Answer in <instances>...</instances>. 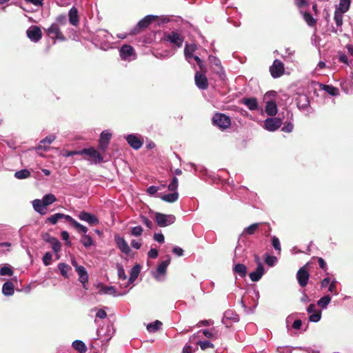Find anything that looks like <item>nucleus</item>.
Returning <instances> with one entry per match:
<instances>
[{
    "mask_svg": "<svg viewBox=\"0 0 353 353\" xmlns=\"http://www.w3.org/2000/svg\"><path fill=\"white\" fill-rule=\"evenodd\" d=\"M119 52L122 59L128 60L130 57L134 54V50L132 46L125 44L121 48Z\"/></svg>",
    "mask_w": 353,
    "mask_h": 353,
    "instance_id": "nucleus-17",
    "label": "nucleus"
},
{
    "mask_svg": "<svg viewBox=\"0 0 353 353\" xmlns=\"http://www.w3.org/2000/svg\"><path fill=\"white\" fill-rule=\"evenodd\" d=\"M79 154L88 156L86 159L92 161L94 163H101L103 161L102 155L94 148H84L80 150Z\"/></svg>",
    "mask_w": 353,
    "mask_h": 353,
    "instance_id": "nucleus-4",
    "label": "nucleus"
},
{
    "mask_svg": "<svg viewBox=\"0 0 353 353\" xmlns=\"http://www.w3.org/2000/svg\"><path fill=\"white\" fill-rule=\"evenodd\" d=\"M161 190L160 187L151 185L147 189V192L150 195H154L158 190Z\"/></svg>",
    "mask_w": 353,
    "mask_h": 353,
    "instance_id": "nucleus-60",
    "label": "nucleus"
},
{
    "mask_svg": "<svg viewBox=\"0 0 353 353\" xmlns=\"http://www.w3.org/2000/svg\"><path fill=\"white\" fill-rule=\"evenodd\" d=\"M202 350H205L207 348H214V344L208 341H199L196 343Z\"/></svg>",
    "mask_w": 353,
    "mask_h": 353,
    "instance_id": "nucleus-47",
    "label": "nucleus"
},
{
    "mask_svg": "<svg viewBox=\"0 0 353 353\" xmlns=\"http://www.w3.org/2000/svg\"><path fill=\"white\" fill-rule=\"evenodd\" d=\"M72 347L79 353H85L87 351L85 344L79 340H76L72 343Z\"/></svg>",
    "mask_w": 353,
    "mask_h": 353,
    "instance_id": "nucleus-31",
    "label": "nucleus"
},
{
    "mask_svg": "<svg viewBox=\"0 0 353 353\" xmlns=\"http://www.w3.org/2000/svg\"><path fill=\"white\" fill-rule=\"evenodd\" d=\"M164 39L174 44L177 48H181L184 41L183 36L176 31H172L170 33L165 34Z\"/></svg>",
    "mask_w": 353,
    "mask_h": 353,
    "instance_id": "nucleus-6",
    "label": "nucleus"
},
{
    "mask_svg": "<svg viewBox=\"0 0 353 353\" xmlns=\"http://www.w3.org/2000/svg\"><path fill=\"white\" fill-rule=\"evenodd\" d=\"M81 242L83 244V245L86 248L91 246L93 244V240L92 237L87 234H83L81 239Z\"/></svg>",
    "mask_w": 353,
    "mask_h": 353,
    "instance_id": "nucleus-46",
    "label": "nucleus"
},
{
    "mask_svg": "<svg viewBox=\"0 0 353 353\" xmlns=\"http://www.w3.org/2000/svg\"><path fill=\"white\" fill-rule=\"evenodd\" d=\"M115 241L117 245L118 248L124 254H129L131 250L125 241V240L122 237L116 236Z\"/></svg>",
    "mask_w": 353,
    "mask_h": 353,
    "instance_id": "nucleus-18",
    "label": "nucleus"
},
{
    "mask_svg": "<svg viewBox=\"0 0 353 353\" xmlns=\"http://www.w3.org/2000/svg\"><path fill=\"white\" fill-rule=\"evenodd\" d=\"M141 221L149 229H151L153 226L152 222L148 219L146 216H141Z\"/></svg>",
    "mask_w": 353,
    "mask_h": 353,
    "instance_id": "nucleus-64",
    "label": "nucleus"
},
{
    "mask_svg": "<svg viewBox=\"0 0 353 353\" xmlns=\"http://www.w3.org/2000/svg\"><path fill=\"white\" fill-rule=\"evenodd\" d=\"M159 17L155 15H147L143 19L140 20L137 26L134 28L130 32L132 35L139 34L141 31L146 29L153 22L158 20Z\"/></svg>",
    "mask_w": 353,
    "mask_h": 353,
    "instance_id": "nucleus-1",
    "label": "nucleus"
},
{
    "mask_svg": "<svg viewBox=\"0 0 353 353\" xmlns=\"http://www.w3.org/2000/svg\"><path fill=\"white\" fill-rule=\"evenodd\" d=\"M212 122L214 125L219 127L222 130L228 129L231 125L230 117L223 113H215Z\"/></svg>",
    "mask_w": 353,
    "mask_h": 353,
    "instance_id": "nucleus-2",
    "label": "nucleus"
},
{
    "mask_svg": "<svg viewBox=\"0 0 353 353\" xmlns=\"http://www.w3.org/2000/svg\"><path fill=\"white\" fill-rule=\"evenodd\" d=\"M350 3L351 0H340L339 6L337 8L342 12H346L350 8Z\"/></svg>",
    "mask_w": 353,
    "mask_h": 353,
    "instance_id": "nucleus-43",
    "label": "nucleus"
},
{
    "mask_svg": "<svg viewBox=\"0 0 353 353\" xmlns=\"http://www.w3.org/2000/svg\"><path fill=\"white\" fill-rule=\"evenodd\" d=\"M272 245L274 247V248L279 252V253L281 252V248L280 245V241L278 237L276 236H274L272 237Z\"/></svg>",
    "mask_w": 353,
    "mask_h": 353,
    "instance_id": "nucleus-49",
    "label": "nucleus"
},
{
    "mask_svg": "<svg viewBox=\"0 0 353 353\" xmlns=\"http://www.w3.org/2000/svg\"><path fill=\"white\" fill-rule=\"evenodd\" d=\"M161 199L168 203H174L179 199V193L177 192H173L170 194L162 195Z\"/></svg>",
    "mask_w": 353,
    "mask_h": 353,
    "instance_id": "nucleus-32",
    "label": "nucleus"
},
{
    "mask_svg": "<svg viewBox=\"0 0 353 353\" xmlns=\"http://www.w3.org/2000/svg\"><path fill=\"white\" fill-rule=\"evenodd\" d=\"M260 225L261 223H256L250 225V226L244 229L243 232V235L254 234L256 232V231L259 229Z\"/></svg>",
    "mask_w": 353,
    "mask_h": 353,
    "instance_id": "nucleus-34",
    "label": "nucleus"
},
{
    "mask_svg": "<svg viewBox=\"0 0 353 353\" xmlns=\"http://www.w3.org/2000/svg\"><path fill=\"white\" fill-rule=\"evenodd\" d=\"M48 34L53 39L64 41L65 37L61 32L59 26L57 23H52L48 29Z\"/></svg>",
    "mask_w": 353,
    "mask_h": 353,
    "instance_id": "nucleus-10",
    "label": "nucleus"
},
{
    "mask_svg": "<svg viewBox=\"0 0 353 353\" xmlns=\"http://www.w3.org/2000/svg\"><path fill=\"white\" fill-rule=\"evenodd\" d=\"M277 259L276 256H270L267 255L265 259V262L269 265V266H273L276 261Z\"/></svg>",
    "mask_w": 353,
    "mask_h": 353,
    "instance_id": "nucleus-55",
    "label": "nucleus"
},
{
    "mask_svg": "<svg viewBox=\"0 0 353 353\" xmlns=\"http://www.w3.org/2000/svg\"><path fill=\"white\" fill-rule=\"evenodd\" d=\"M342 11L338 8L336 9L334 12V19L335 23L338 27H340L343 25V14Z\"/></svg>",
    "mask_w": 353,
    "mask_h": 353,
    "instance_id": "nucleus-37",
    "label": "nucleus"
},
{
    "mask_svg": "<svg viewBox=\"0 0 353 353\" xmlns=\"http://www.w3.org/2000/svg\"><path fill=\"white\" fill-rule=\"evenodd\" d=\"M148 256L151 259H156L158 256V250L155 248H151L148 253Z\"/></svg>",
    "mask_w": 353,
    "mask_h": 353,
    "instance_id": "nucleus-62",
    "label": "nucleus"
},
{
    "mask_svg": "<svg viewBox=\"0 0 353 353\" xmlns=\"http://www.w3.org/2000/svg\"><path fill=\"white\" fill-rule=\"evenodd\" d=\"M112 134L111 133L107 131H103L100 135V139L99 141V149L105 152L109 145L110 141L111 139Z\"/></svg>",
    "mask_w": 353,
    "mask_h": 353,
    "instance_id": "nucleus-11",
    "label": "nucleus"
},
{
    "mask_svg": "<svg viewBox=\"0 0 353 353\" xmlns=\"http://www.w3.org/2000/svg\"><path fill=\"white\" fill-rule=\"evenodd\" d=\"M303 19L305 22L310 26H314L316 23V20L312 17V15L310 12H304Z\"/></svg>",
    "mask_w": 353,
    "mask_h": 353,
    "instance_id": "nucleus-39",
    "label": "nucleus"
},
{
    "mask_svg": "<svg viewBox=\"0 0 353 353\" xmlns=\"http://www.w3.org/2000/svg\"><path fill=\"white\" fill-rule=\"evenodd\" d=\"M312 260H316L319 264V268L324 272H327V265L325 260L321 257L314 256L312 259Z\"/></svg>",
    "mask_w": 353,
    "mask_h": 353,
    "instance_id": "nucleus-44",
    "label": "nucleus"
},
{
    "mask_svg": "<svg viewBox=\"0 0 353 353\" xmlns=\"http://www.w3.org/2000/svg\"><path fill=\"white\" fill-rule=\"evenodd\" d=\"M321 317V312L320 310L315 312L309 316V320L312 322H318Z\"/></svg>",
    "mask_w": 353,
    "mask_h": 353,
    "instance_id": "nucleus-51",
    "label": "nucleus"
},
{
    "mask_svg": "<svg viewBox=\"0 0 353 353\" xmlns=\"http://www.w3.org/2000/svg\"><path fill=\"white\" fill-rule=\"evenodd\" d=\"M58 269L64 278H68V272L71 270V267L66 263H61L58 265Z\"/></svg>",
    "mask_w": 353,
    "mask_h": 353,
    "instance_id": "nucleus-38",
    "label": "nucleus"
},
{
    "mask_svg": "<svg viewBox=\"0 0 353 353\" xmlns=\"http://www.w3.org/2000/svg\"><path fill=\"white\" fill-rule=\"evenodd\" d=\"M162 325V323L159 320H156L153 323L147 325V330L150 332H154L159 330Z\"/></svg>",
    "mask_w": 353,
    "mask_h": 353,
    "instance_id": "nucleus-40",
    "label": "nucleus"
},
{
    "mask_svg": "<svg viewBox=\"0 0 353 353\" xmlns=\"http://www.w3.org/2000/svg\"><path fill=\"white\" fill-rule=\"evenodd\" d=\"M195 84L201 90H207L208 88V81L206 76L199 72L195 73Z\"/></svg>",
    "mask_w": 353,
    "mask_h": 353,
    "instance_id": "nucleus-14",
    "label": "nucleus"
},
{
    "mask_svg": "<svg viewBox=\"0 0 353 353\" xmlns=\"http://www.w3.org/2000/svg\"><path fill=\"white\" fill-rule=\"evenodd\" d=\"M168 188V190L171 192H176V189L178 188V179L176 176L173 177Z\"/></svg>",
    "mask_w": 353,
    "mask_h": 353,
    "instance_id": "nucleus-50",
    "label": "nucleus"
},
{
    "mask_svg": "<svg viewBox=\"0 0 353 353\" xmlns=\"http://www.w3.org/2000/svg\"><path fill=\"white\" fill-rule=\"evenodd\" d=\"M328 291L334 294H338V292L336 290V281H333L330 283L328 287Z\"/></svg>",
    "mask_w": 353,
    "mask_h": 353,
    "instance_id": "nucleus-56",
    "label": "nucleus"
},
{
    "mask_svg": "<svg viewBox=\"0 0 353 353\" xmlns=\"http://www.w3.org/2000/svg\"><path fill=\"white\" fill-rule=\"evenodd\" d=\"M14 285L10 281L6 282L2 287V293L5 296H11L14 294Z\"/></svg>",
    "mask_w": 353,
    "mask_h": 353,
    "instance_id": "nucleus-27",
    "label": "nucleus"
},
{
    "mask_svg": "<svg viewBox=\"0 0 353 353\" xmlns=\"http://www.w3.org/2000/svg\"><path fill=\"white\" fill-rule=\"evenodd\" d=\"M209 60H210V62L214 66H216L218 68V70L216 72H219L222 70V67L221 65V61L219 59H218L217 57H214V56H209Z\"/></svg>",
    "mask_w": 353,
    "mask_h": 353,
    "instance_id": "nucleus-45",
    "label": "nucleus"
},
{
    "mask_svg": "<svg viewBox=\"0 0 353 353\" xmlns=\"http://www.w3.org/2000/svg\"><path fill=\"white\" fill-rule=\"evenodd\" d=\"M70 218H71L70 215L64 214L62 213H56L48 217L47 221L52 223V225H55L57 223V221L61 219H64L67 221L70 222Z\"/></svg>",
    "mask_w": 353,
    "mask_h": 353,
    "instance_id": "nucleus-19",
    "label": "nucleus"
},
{
    "mask_svg": "<svg viewBox=\"0 0 353 353\" xmlns=\"http://www.w3.org/2000/svg\"><path fill=\"white\" fill-rule=\"evenodd\" d=\"M55 139L54 136L50 135L48 137H46L45 139H43L42 141H41L39 145L37 146V150H47L49 148L48 145L53 142V141Z\"/></svg>",
    "mask_w": 353,
    "mask_h": 353,
    "instance_id": "nucleus-22",
    "label": "nucleus"
},
{
    "mask_svg": "<svg viewBox=\"0 0 353 353\" xmlns=\"http://www.w3.org/2000/svg\"><path fill=\"white\" fill-rule=\"evenodd\" d=\"M141 271V266L139 264L135 265L130 271L129 283H133L138 277Z\"/></svg>",
    "mask_w": 353,
    "mask_h": 353,
    "instance_id": "nucleus-28",
    "label": "nucleus"
},
{
    "mask_svg": "<svg viewBox=\"0 0 353 353\" xmlns=\"http://www.w3.org/2000/svg\"><path fill=\"white\" fill-rule=\"evenodd\" d=\"M32 206L34 210L41 215L46 214V206L43 205V202L41 199H34L32 201Z\"/></svg>",
    "mask_w": 353,
    "mask_h": 353,
    "instance_id": "nucleus-21",
    "label": "nucleus"
},
{
    "mask_svg": "<svg viewBox=\"0 0 353 353\" xmlns=\"http://www.w3.org/2000/svg\"><path fill=\"white\" fill-rule=\"evenodd\" d=\"M339 61L341 63H343L346 64L347 65H350V61H348V59L347 56L345 54L341 53L339 56Z\"/></svg>",
    "mask_w": 353,
    "mask_h": 353,
    "instance_id": "nucleus-61",
    "label": "nucleus"
},
{
    "mask_svg": "<svg viewBox=\"0 0 353 353\" xmlns=\"http://www.w3.org/2000/svg\"><path fill=\"white\" fill-rule=\"evenodd\" d=\"M78 217L80 220L85 221L91 225H97L99 223L98 218L94 214L85 211L80 212Z\"/></svg>",
    "mask_w": 353,
    "mask_h": 353,
    "instance_id": "nucleus-13",
    "label": "nucleus"
},
{
    "mask_svg": "<svg viewBox=\"0 0 353 353\" xmlns=\"http://www.w3.org/2000/svg\"><path fill=\"white\" fill-rule=\"evenodd\" d=\"M69 21L74 26H77L79 23L78 10L74 7L72 8L69 11Z\"/></svg>",
    "mask_w": 353,
    "mask_h": 353,
    "instance_id": "nucleus-24",
    "label": "nucleus"
},
{
    "mask_svg": "<svg viewBox=\"0 0 353 353\" xmlns=\"http://www.w3.org/2000/svg\"><path fill=\"white\" fill-rule=\"evenodd\" d=\"M243 103L247 105L250 110H256L258 109V103L255 98H244Z\"/></svg>",
    "mask_w": 353,
    "mask_h": 353,
    "instance_id": "nucleus-26",
    "label": "nucleus"
},
{
    "mask_svg": "<svg viewBox=\"0 0 353 353\" xmlns=\"http://www.w3.org/2000/svg\"><path fill=\"white\" fill-rule=\"evenodd\" d=\"M98 288H100V293L116 295V289L114 286H105L102 283H99Z\"/></svg>",
    "mask_w": 353,
    "mask_h": 353,
    "instance_id": "nucleus-29",
    "label": "nucleus"
},
{
    "mask_svg": "<svg viewBox=\"0 0 353 353\" xmlns=\"http://www.w3.org/2000/svg\"><path fill=\"white\" fill-rule=\"evenodd\" d=\"M27 37L34 42H38L42 37L41 28L37 26H30L26 31Z\"/></svg>",
    "mask_w": 353,
    "mask_h": 353,
    "instance_id": "nucleus-8",
    "label": "nucleus"
},
{
    "mask_svg": "<svg viewBox=\"0 0 353 353\" xmlns=\"http://www.w3.org/2000/svg\"><path fill=\"white\" fill-rule=\"evenodd\" d=\"M294 125L292 123H288L284 125L281 130L285 132H291L293 130Z\"/></svg>",
    "mask_w": 353,
    "mask_h": 353,
    "instance_id": "nucleus-59",
    "label": "nucleus"
},
{
    "mask_svg": "<svg viewBox=\"0 0 353 353\" xmlns=\"http://www.w3.org/2000/svg\"><path fill=\"white\" fill-rule=\"evenodd\" d=\"M284 64L279 59L274 61L273 64L270 68V72L272 77L279 78L284 73Z\"/></svg>",
    "mask_w": 353,
    "mask_h": 353,
    "instance_id": "nucleus-7",
    "label": "nucleus"
},
{
    "mask_svg": "<svg viewBox=\"0 0 353 353\" xmlns=\"http://www.w3.org/2000/svg\"><path fill=\"white\" fill-rule=\"evenodd\" d=\"M42 239L51 245L54 252H58L61 250V243L57 238L51 236L49 233L46 232L43 234Z\"/></svg>",
    "mask_w": 353,
    "mask_h": 353,
    "instance_id": "nucleus-12",
    "label": "nucleus"
},
{
    "mask_svg": "<svg viewBox=\"0 0 353 353\" xmlns=\"http://www.w3.org/2000/svg\"><path fill=\"white\" fill-rule=\"evenodd\" d=\"M197 49V47L195 44H186L184 48V55L186 59H189L192 57L194 58L193 52H195Z\"/></svg>",
    "mask_w": 353,
    "mask_h": 353,
    "instance_id": "nucleus-25",
    "label": "nucleus"
},
{
    "mask_svg": "<svg viewBox=\"0 0 353 353\" xmlns=\"http://www.w3.org/2000/svg\"><path fill=\"white\" fill-rule=\"evenodd\" d=\"M170 263V258L168 256L166 260L163 261L157 267V272L159 274H164L166 272V270L169 264Z\"/></svg>",
    "mask_w": 353,
    "mask_h": 353,
    "instance_id": "nucleus-30",
    "label": "nucleus"
},
{
    "mask_svg": "<svg viewBox=\"0 0 353 353\" xmlns=\"http://www.w3.org/2000/svg\"><path fill=\"white\" fill-rule=\"evenodd\" d=\"M30 176V172L26 169L21 170L14 173V176L19 179H27Z\"/></svg>",
    "mask_w": 353,
    "mask_h": 353,
    "instance_id": "nucleus-41",
    "label": "nucleus"
},
{
    "mask_svg": "<svg viewBox=\"0 0 353 353\" xmlns=\"http://www.w3.org/2000/svg\"><path fill=\"white\" fill-rule=\"evenodd\" d=\"M14 272L11 268L8 266H3L0 269V274L1 276H12Z\"/></svg>",
    "mask_w": 353,
    "mask_h": 353,
    "instance_id": "nucleus-48",
    "label": "nucleus"
},
{
    "mask_svg": "<svg viewBox=\"0 0 353 353\" xmlns=\"http://www.w3.org/2000/svg\"><path fill=\"white\" fill-rule=\"evenodd\" d=\"M43 202V205H45L46 207L51 205L54 202L57 201L56 196L52 194H48L43 196V199H41Z\"/></svg>",
    "mask_w": 353,
    "mask_h": 353,
    "instance_id": "nucleus-35",
    "label": "nucleus"
},
{
    "mask_svg": "<svg viewBox=\"0 0 353 353\" xmlns=\"http://www.w3.org/2000/svg\"><path fill=\"white\" fill-rule=\"evenodd\" d=\"M194 59L196 61V63L199 66L201 71L203 72H205L206 70L203 63V61L198 56H194Z\"/></svg>",
    "mask_w": 353,
    "mask_h": 353,
    "instance_id": "nucleus-57",
    "label": "nucleus"
},
{
    "mask_svg": "<svg viewBox=\"0 0 353 353\" xmlns=\"http://www.w3.org/2000/svg\"><path fill=\"white\" fill-rule=\"evenodd\" d=\"M331 301V297L330 295H325L323 297H321L317 302V304L319 306H320L322 308H326L327 305L330 303Z\"/></svg>",
    "mask_w": 353,
    "mask_h": 353,
    "instance_id": "nucleus-42",
    "label": "nucleus"
},
{
    "mask_svg": "<svg viewBox=\"0 0 353 353\" xmlns=\"http://www.w3.org/2000/svg\"><path fill=\"white\" fill-rule=\"evenodd\" d=\"M52 254L49 252H46L43 256V262L45 265H49L52 261Z\"/></svg>",
    "mask_w": 353,
    "mask_h": 353,
    "instance_id": "nucleus-52",
    "label": "nucleus"
},
{
    "mask_svg": "<svg viewBox=\"0 0 353 353\" xmlns=\"http://www.w3.org/2000/svg\"><path fill=\"white\" fill-rule=\"evenodd\" d=\"M310 263H305L296 272V279L299 285L302 288L305 287L310 279Z\"/></svg>",
    "mask_w": 353,
    "mask_h": 353,
    "instance_id": "nucleus-3",
    "label": "nucleus"
},
{
    "mask_svg": "<svg viewBox=\"0 0 353 353\" xmlns=\"http://www.w3.org/2000/svg\"><path fill=\"white\" fill-rule=\"evenodd\" d=\"M278 112L277 105L273 101H268L265 105V112L271 117L275 116Z\"/></svg>",
    "mask_w": 353,
    "mask_h": 353,
    "instance_id": "nucleus-20",
    "label": "nucleus"
},
{
    "mask_svg": "<svg viewBox=\"0 0 353 353\" xmlns=\"http://www.w3.org/2000/svg\"><path fill=\"white\" fill-rule=\"evenodd\" d=\"M128 143L134 150H139L143 145V141L134 134H129L126 137Z\"/></svg>",
    "mask_w": 353,
    "mask_h": 353,
    "instance_id": "nucleus-15",
    "label": "nucleus"
},
{
    "mask_svg": "<svg viewBox=\"0 0 353 353\" xmlns=\"http://www.w3.org/2000/svg\"><path fill=\"white\" fill-rule=\"evenodd\" d=\"M282 123V119L280 118H268L264 122L265 128L268 131L273 132L279 129Z\"/></svg>",
    "mask_w": 353,
    "mask_h": 353,
    "instance_id": "nucleus-9",
    "label": "nucleus"
},
{
    "mask_svg": "<svg viewBox=\"0 0 353 353\" xmlns=\"http://www.w3.org/2000/svg\"><path fill=\"white\" fill-rule=\"evenodd\" d=\"M117 272H118V276L119 279H121L123 280H125L127 279V276L125 273V270L122 265H117Z\"/></svg>",
    "mask_w": 353,
    "mask_h": 353,
    "instance_id": "nucleus-54",
    "label": "nucleus"
},
{
    "mask_svg": "<svg viewBox=\"0 0 353 353\" xmlns=\"http://www.w3.org/2000/svg\"><path fill=\"white\" fill-rule=\"evenodd\" d=\"M154 239L159 243L164 242V236L161 233H156L154 235Z\"/></svg>",
    "mask_w": 353,
    "mask_h": 353,
    "instance_id": "nucleus-63",
    "label": "nucleus"
},
{
    "mask_svg": "<svg viewBox=\"0 0 353 353\" xmlns=\"http://www.w3.org/2000/svg\"><path fill=\"white\" fill-rule=\"evenodd\" d=\"M79 281L83 284L84 289H87L86 284L88 282V272L79 276Z\"/></svg>",
    "mask_w": 353,
    "mask_h": 353,
    "instance_id": "nucleus-53",
    "label": "nucleus"
},
{
    "mask_svg": "<svg viewBox=\"0 0 353 353\" xmlns=\"http://www.w3.org/2000/svg\"><path fill=\"white\" fill-rule=\"evenodd\" d=\"M264 268L261 263L257 265V268L255 271L250 273L249 276L252 281L256 282L259 281L263 275L264 274Z\"/></svg>",
    "mask_w": 353,
    "mask_h": 353,
    "instance_id": "nucleus-16",
    "label": "nucleus"
},
{
    "mask_svg": "<svg viewBox=\"0 0 353 353\" xmlns=\"http://www.w3.org/2000/svg\"><path fill=\"white\" fill-rule=\"evenodd\" d=\"M233 272L238 274L241 278H245L248 273V269L244 264L237 263L234 265Z\"/></svg>",
    "mask_w": 353,
    "mask_h": 353,
    "instance_id": "nucleus-23",
    "label": "nucleus"
},
{
    "mask_svg": "<svg viewBox=\"0 0 353 353\" xmlns=\"http://www.w3.org/2000/svg\"><path fill=\"white\" fill-rule=\"evenodd\" d=\"M321 88L332 96H337L339 94V89L332 85H321Z\"/></svg>",
    "mask_w": 353,
    "mask_h": 353,
    "instance_id": "nucleus-33",
    "label": "nucleus"
},
{
    "mask_svg": "<svg viewBox=\"0 0 353 353\" xmlns=\"http://www.w3.org/2000/svg\"><path fill=\"white\" fill-rule=\"evenodd\" d=\"M143 232V228L141 226L133 227L131 230V234L134 236H140Z\"/></svg>",
    "mask_w": 353,
    "mask_h": 353,
    "instance_id": "nucleus-58",
    "label": "nucleus"
},
{
    "mask_svg": "<svg viewBox=\"0 0 353 353\" xmlns=\"http://www.w3.org/2000/svg\"><path fill=\"white\" fill-rule=\"evenodd\" d=\"M70 223L79 232H83L84 234H86L88 232V228L78 223L76 220H74L72 216L70 218Z\"/></svg>",
    "mask_w": 353,
    "mask_h": 353,
    "instance_id": "nucleus-36",
    "label": "nucleus"
},
{
    "mask_svg": "<svg viewBox=\"0 0 353 353\" xmlns=\"http://www.w3.org/2000/svg\"><path fill=\"white\" fill-rule=\"evenodd\" d=\"M175 216L173 214H165L161 212L155 213V221L159 227H166L174 223Z\"/></svg>",
    "mask_w": 353,
    "mask_h": 353,
    "instance_id": "nucleus-5",
    "label": "nucleus"
}]
</instances>
